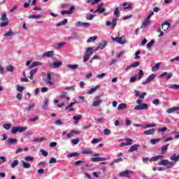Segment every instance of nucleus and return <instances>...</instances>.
Segmentation results:
<instances>
[{"label":"nucleus","mask_w":179,"mask_h":179,"mask_svg":"<svg viewBox=\"0 0 179 179\" xmlns=\"http://www.w3.org/2000/svg\"><path fill=\"white\" fill-rule=\"evenodd\" d=\"M179 154L176 155V154L173 155L170 159L172 162H170L167 159H162L158 162L159 166H165L166 169H171V167H174L177 162H178Z\"/></svg>","instance_id":"nucleus-1"},{"label":"nucleus","mask_w":179,"mask_h":179,"mask_svg":"<svg viewBox=\"0 0 179 179\" xmlns=\"http://www.w3.org/2000/svg\"><path fill=\"white\" fill-rule=\"evenodd\" d=\"M136 104L138 105L134 108L136 110H148L149 108L148 103H142V99H137Z\"/></svg>","instance_id":"nucleus-2"},{"label":"nucleus","mask_w":179,"mask_h":179,"mask_svg":"<svg viewBox=\"0 0 179 179\" xmlns=\"http://www.w3.org/2000/svg\"><path fill=\"white\" fill-rule=\"evenodd\" d=\"M113 41H117L118 44H125L127 43V41L125 40V36H122L120 37V33L117 34V37L113 38L112 37Z\"/></svg>","instance_id":"nucleus-3"},{"label":"nucleus","mask_w":179,"mask_h":179,"mask_svg":"<svg viewBox=\"0 0 179 179\" xmlns=\"http://www.w3.org/2000/svg\"><path fill=\"white\" fill-rule=\"evenodd\" d=\"M131 174H134V171L131 170H126L121 171L119 173V177H126V178H131Z\"/></svg>","instance_id":"nucleus-4"},{"label":"nucleus","mask_w":179,"mask_h":179,"mask_svg":"<svg viewBox=\"0 0 179 179\" xmlns=\"http://www.w3.org/2000/svg\"><path fill=\"white\" fill-rule=\"evenodd\" d=\"M27 130V127H13L11 129V134H16L17 132H19L20 134H22V132H24V131Z\"/></svg>","instance_id":"nucleus-5"},{"label":"nucleus","mask_w":179,"mask_h":179,"mask_svg":"<svg viewBox=\"0 0 179 179\" xmlns=\"http://www.w3.org/2000/svg\"><path fill=\"white\" fill-rule=\"evenodd\" d=\"M118 20V18L114 17L111 21H107L106 22V26H111L112 29H114L115 26H117V21Z\"/></svg>","instance_id":"nucleus-6"},{"label":"nucleus","mask_w":179,"mask_h":179,"mask_svg":"<svg viewBox=\"0 0 179 179\" xmlns=\"http://www.w3.org/2000/svg\"><path fill=\"white\" fill-rule=\"evenodd\" d=\"M101 99L100 98V96H97L95 98V101L92 103V107H99L100 104H101Z\"/></svg>","instance_id":"nucleus-7"},{"label":"nucleus","mask_w":179,"mask_h":179,"mask_svg":"<svg viewBox=\"0 0 179 179\" xmlns=\"http://www.w3.org/2000/svg\"><path fill=\"white\" fill-rule=\"evenodd\" d=\"M159 78H166V80H169V79L173 78V73H167V72H164L162 74L159 75Z\"/></svg>","instance_id":"nucleus-8"},{"label":"nucleus","mask_w":179,"mask_h":179,"mask_svg":"<svg viewBox=\"0 0 179 179\" xmlns=\"http://www.w3.org/2000/svg\"><path fill=\"white\" fill-rule=\"evenodd\" d=\"M80 26H83V27H90V23L89 22H82L80 21H78L76 23V27H80Z\"/></svg>","instance_id":"nucleus-9"},{"label":"nucleus","mask_w":179,"mask_h":179,"mask_svg":"<svg viewBox=\"0 0 179 179\" xmlns=\"http://www.w3.org/2000/svg\"><path fill=\"white\" fill-rule=\"evenodd\" d=\"M107 45V41H103L102 42H101L97 48H96V50H104V48H106Z\"/></svg>","instance_id":"nucleus-10"},{"label":"nucleus","mask_w":179,"mask_h":179,"mask_svg":"<svg viewBox=\"0 0 179 179\" xmlns=\"http://www.w3.org/2000/svg\"><path fill=\"white\" fill-rule=\"evenodd\" d=\"M46 83L50 86H54V83L52 82V78L51 77V73L47 74V80Z\"/></svg>","instance_id":"nucleus-11"},{"label":"nucleus","mask_w":179,"mask_h":179,"mask_svg":"<svg viewBox=\"0 0 179 179\" xmlns=\"http://www.w3.org/2000/svg\"><path fill=\"white\" fill-rule=\"evenodd\" d=\"M17 139L16 138H8L7 140L8 146H10V145H17Z\"/></svg>","instance_id":"nucleus-12"},{"label":"nucleus","mask_w":179,"mask_h":179,"mask_svg":"<svg viewBox=\"0 0 179 179\" xmlns=\"http://www.w3.org/2000/svg\"><path fill=\"white\" fill-rule=\"evenodd\" d=\"M92 162H106L107 160V158L106 157H96L91 159Z\"/></svg>","instance_id":"nucleus-13"},{"label":"nucleus","mask_w":179,"mask_h":179,"mask_svg":"<svg viewBox=\"0 0 179 179\" xmlns=\"http://www.w3.org/2000/svg\"><path fill=\"white\" fill-rule=\"evenodd\" d=\"M93 52H94V49L93 48H87L85 49V55L90 57V55H93Z\"/></svg>","instance_id":"nucleus-14"},{"label":"nucleus","mask_w":179,"mask_h":179,"mask_svg":"<svg viewBox=\"0 0 179 179\" xmlns=\"http://www.w3.org/2000/svg\"><path fill=\"white\" fill-rule=\"evenodd\" d=\"M74 9H75V7H74L73 6H72L70 8L69 10H62V11L61 12V14H62V15H66V14L71 15V13H72V11H73Z\"/></svg>","instance_id":"nucleus-15"},{"label":"nucleus","mask_w":179,"mask_h":179,"mask_svg":"<svg viewBox=\"0 0 179 179\" xmlns=\"http://www.w3.org/2000/svg\"><path fill=\"white\" fill-rule=\"evenodd\" d=\"M139 144H134L133 145L131 146V148L128 150V152L129 153H132V152H135L138 150V148H139Z\"/></svg>","instance_id":"nucleus-16"},{"label":"nucleus","mask_w":179,"mask_h":179,"mask_svg":"<svg viewBox=\"0 0 179 179\" xmlns=\"http://www.w3.org/2000/svg\"><path fill=\"white\" fill-rule=\"evenodd\" d=\"M36 107V103L29 104L27 106L25 107V111L27 113H30L33 108Z\"/></svg>","instance_id":"nucleus-17"},{"label":"nucleus","mask_w":179,"mask_h":179,"mask_svg":"<svg viewBox=\"0 0 179 179\" xmlns=\"http://www.w3.org/2000/svg\"><path fill=\"white\" fill-rule=\"evenodd\" d=\"M162 30H164V31H166V30H169V29H170V23L164 22L162 24Z\"/></svg>","instance_id":"nucleus-18"},{"label":"nucleus","mask_w":179,"mask_h":179,"mask_svg":"<svg viewBox=\"0 0 179 179\" xmlns=\"http://www.w3.org/2000/svg\"><path fill=\"white\" fill-rule=\"evenodd\" d=\"M62 65V62L57 61L56 62H54L52 64L53 69H58L59 66Z\"/></svg>","instance_id":"nucleus-19"},{"label":"nucleus","mask_w":179,"mask_h":179,"mask_svg":"<svg viewBox=\"0 0 179 179\" xmlns=\"http://www.w3.org/2000/svg\"><path fill=\"white\" fill-rule=\"evenodd\" d=\"M156 132L155 129H150L149 130H145L143 131L144 135H153Z\"/></svg>","instance_id":"nucleus-20"},{"label":"nucleus","mask_w":179,"mask_h":179,"mask_svg":"<svg viewBox=\"0 0 179 179\" xmlns=\"http://www.w3.org/2000/svg\"><path fill=\"white\" fill-rule=\"evenodd\" d=\"M104 12H106V8L100 7V6L94 11V13H104Z\"/></svg>","instance_id":"nucleus-21"},{"label":"nucleus","mask_w":179,"mask_h":179,"mask_svg":"<svg viewBox=\"0 0 179 179\" xmlns=\"http://www.w3.org/2000/svg\"><path fill=\"white\" fill-rule=\"evenodd\" d=\"M43 66V63L40 62H34L30 66L29 68L31 69V68H34V66Z\"/></svg>","instance_id":"nucleus-22"},{"label":"nucleus","mask_w":179,"mask_h":179,"mask_svg":"<svg viewBox=\"0 0 179 179\" xmlns=\"http://www.w3.org/2000/svg\"><path fill=\"white\" fill-rule=\"evenodd\" d=\"M52 55H54V51H48V52L43 53V57L51 58V57H52Z\"/></svg>","instance_id":"nucleus-23"},{"label":"nucleus","mask_w":179,"mask_h":179,"mask_svg":"<svg viewBox=\"0 0 179 179\" xmlns=\"http://www.w3.org/2000/svg\"><path fill=\"white\" fill-rule=\"evenodd\" d=\"M79 67V65L78 64H67V68L69 69H71V71H75L77 68Z\"/></svg>","instance_id":"nucleus-24"},{"label":"nucleus","mask_w":179,"mask_h":179,"mask_svg":"<svg viewBox=\"0 0 179 179\" xmlns=\"http://www.w3.org/2000/svg\"><path fill=\"white\" fill-rule=\"evenodd\" d=\"M12 36H15V32L12 31V29H9V31L3 34L4 37H11Z\"/></svg>","instance_id":"nucleus-25"},{"label":"nucleus","mask_w":179,"mask_h":179,"mask_svg":"<svg viewBox=\"0 0 179 179\" xmlns=\"http://www.w3.org/2000/svg\"><path fill=\"white\" fill-rule=\"evenodd\" d=\"M68 23V19L65 18L63 21L58 22L56 26L57 27H59V26H65Z\"/></svg>","instance_id":"nucleus-26"},{"label":"nucleus","mask_w":179,"mask_h":179,"mask_svg":"<svg viewBox=\"0 0 179 179\" xmlns=\"http://www.w3.org/2000/svg\"><path fill=\"white\" fill-rule=\"evenodd\" d=\"M127 108V104L125 103H120L117 106V110L121 111V110H125Z\"/></svg>","instance_id":"nucleus-27"},{"label":"nucleus","mask_w":179,"mask_h":179,"mask_svg":"<svg viewBox=\"0 0 179 179\" xmlns=\"http://www.w3.org/2000/svg\"><path fill=\"white\" fill-rule=\"evenodd\" d=\"M162 157H163L162 155H157V156L152 157L150 159V162H157V160H159V159H162Z\"/></svg>","instance_id":"nucleus-28"},{"label":"nucleus","mask_w":179,"mask_h":179,"mask_svg":"<svg viewBox=\"0 0 179 179\" xmlns=\"http://www.w3.org/2000/svg\"><path fill=\"white\" fill-rule=\"evenodd\" d=\"M155 127H156V124H146L143 125L144 129H146L147 128H153Z\"/></svg>","instance_id":"nucleus-29"},{"label":"nucleus","mask_w":179,"mask_h":179,"mask_svg":"<svg viewBox=\"0 0 179 179\" xmlns=\"http://www.w3.org/2000/svg\"><path fill=\"white\" fill-rule=\"evenodd\" d=\"M87 3H91V5H96L99 2H101V0H87Z\"/></svg>","instance_id":"nucleus-30"},{"label":"nucleus","mask_w":179,"mask_h":179,"mask_svg":"<svg viewBox=\"0 0 179 179\" xmlns=\"http://www.w3.org/2000/svg\"><path fill=\"white\" fill-rule=\"evenodd\" d=\"M22 167H24V169H30V167H31V164L24 162V161H22Z\"/></svg>","instance_id":"nucleus-31"},{"label":"nucleus","mask_w":179,"mask_h":179,"mask_svg":"<svg viewBox=\"0 0 179 179\" xmlns=\"http://www.w3.org/2000/svg\"><path fill=\"white\" fill-rule=\"evenodd\" d=\"M48 103H50V100H48V99H45L43 101V108H44V110H47L48 108Z\"/></svg>","instance_id":"nucleus-32"},{"label":"nucleus","mask_w":179,"mask_h":179,"mask_svg":"<svg viewBox=\"0 0 179 179\" xmlns=\"http://www.w3.org/2000/svg\"><path fill=\"white\" fill-rule=\"evenodd\" d=\"M41 17V14L38 15H31L28 17V19H40Z\"/></svg>","instance_id":"nucleus-33"},{"label":"nucleus","mask_w":179,"mask_h":179,"mask_svg":"<svg viewBox=\"0 0 179 179\" xmlns=\"http://www.w3.org/2000/svg\"><path fill=\"white\" fill-rule=\"evenodd\" d=\"M169 146H170V144L164 145L162 147V153H165V152H167V150L169 149Z\"/></svg>","instance_id":"nucleus-34"},{"label":"nucleus","mask_w":179,"mask_h":179,"mask_svg":"<svg viewBox=\"0 0 179 179\" xmlns=\"http://www.w3.org/2000/svg\"><path fill=\"white\" fill-rule=\"evenodd\" d=\"M160 141H162L160 138H152L150 140V143L151 145H156V143L160 142Z\"/></svg>","instance_id":"nucleus-35"},{"label":"nucleus","mask_w":179,"mask_h":179,"mask_svg":"<svg viewBox=\"0 0 179 179\" xmlns=\"http://www.w3.org/2000/svg\"><path fill=\"white\" fill-rule=\"evenodd\" d=\"M98 88H99V85H97L94 88H92L91 90L87 92V94H93V93H96V91L97 90Z\"/></svg>","instance_id":"nucleus-36"},{"label":"nucleus","mask_w":179,"mask_h":179,"mask_svg":"<svg viewBox=\"0 0 179 179\" xmlns=\"http://www.w3.org/2000/svg\"><path fill=\"white\" fill-rule=\"evenodd\" d=\"M122 6H124V9H132V6L127 2L123 3Z\"/></svg>","instance_id":"nucleus-37"},{"label":"nucleus","mask_w":179,"mask_h":179,"mask_svg":"<svg viewBox=\"0 0 179 179\" xmlns=\"http://www.w3.org/2000/svg\"><path fill=\"white\" fill-rule=\"evenodd\" d=\"M174 111H177V108H176V107L169 108L166 110V113H168V114H172Z\"/></svg>","instance_id":"nucleus-38"},{"label":"nucleus","mask_w":179,"mask_h":179,"mask_svg":"<svg viewBox=\"0 0 179 179\" xmlns=\"http://www.w3.org/2000/svg\"><path fill=\"white\" fill-rule=\"evenodd\" d=\"M19 165V160H15L11 163V169H15L17 166Z\"/></svg>","instance_id":"nucleus-39"},{"label":"nucleus","mask_w":179,"mask_h":179,"mask_svg":"<svg viewBox=\"0 0 179 179\" xmlns=\"http://www.w3.org/2000/svg\"><path fill=\"white\" fill-rule=\"evenodd\" d=\"M159 68H160V64L157 63L154 66L152 67V72H156Z\"/></svg>","instance_id":"nucleus-40"},{"label":"nucleus","mask_w":179,"mask_h":179,"mask_svg":"<svg viewBox=\"0 0 179 179\" xmlns=\"http://www.w3.org/2000/svg\"><path fill=\"white\" fill-rule=\"evenodd\" d=\"M126 141V145L129 146V145H132V142H134V140L132 138H125Z\"/></svg>","instance_id":"nucleus-41"},{"label":"nucleus","mask_w":179,"mask_h":179,"mask_svg":"<svg viewBox=\"0 0 179 179\" xmlns=\"http://www.w3.org/2000/svg\"><path fill=\"white\" fill-rule=\"evenodd\" d=\"M73 120H74V124H76L78 122V120H82V116L79 115V116H73Z\"/></svg>","instance_id":"nucleus-42"},{"label":"nucleus","mask_w":179,"mask_h":179,"mask_svg":"<svg viewBox=\"0 0 179 179\" xmlns=\"http://www.w3.org/2000/svg\"><path fill=\"white\" fill-rule=\"evenodd\" d=\"M150 24V21L145 20L144 22H142L141 27H146L147 26H149Z\"/></svg>","instance_id":"nucleus-43"},{"label":"nucleus","mask_w":179,"mask_h":179,"mask_svg":"<svg viewBox=\"0 0 179 179\" xmlns=\"http://www.w3.org/2000/svg\"><path fill=\"white\" fill-rule=\"evenodd\" d=\"M114 15L116 16V17H120V9L118 7H116L115 10H114Z\"/></svg>","instance_id":"nucleus-44"},{"label":"nucleus","mask_w":179,"mask_h":179,"mask_svg":"<svg viewBox=\"0 0 179 179\" xmlns=\"http://www.w3.org/2000/svg\"><path fill=\"white\" fill-rule=\"evenodd\" d=\"M94 16H96V15L87 14L86 19L87 20H93V19H94Z\"/></svg>","instance_id":"nucleus-45"},{"label":"nucleus","mask_w":179,"mask_h":179,"mask_svg":"<svg viewBox=\"0 0 179 179\" xmlns=\"http://www.w3.org/2000/svg\"><path fill=\"white\" fill-rule=\"evenodd\" d=\"M153 44H155V41L151 40L150 42H149L147 44V48H148V50H150V48H152V47H153Z\"/></svg>","instance_id":"nucleus-46"},{"label":"nucleus","mask_w":179,"mask_h":179,"mask_svg":"<svg viewBox=\"0 0 179 179\" xmlns=\"http://www.w3.org/2000/svg\"><path fill=\"white\" fill-rule=\"evenodd\" d=\"M143 75H145V73H143V71L142 70H139L138 72V80H141V79H142V76H143Z\"/></svg>","instance_id":"nucleus-47"},{"label":"nucleus","mask_w":179,"mask_h":179,"mask_svg":"<svg viewBox=\"0 0 179 179\" xmlns=\"http://www.w3.org/2000/svg\"><path fill=\"white\" fill-rule=\"evenodd\" d=\"M83 155H92L93 153V151L90 150H84L82 151Z\"/></svg>","instance_id":"nucleus-48"},{"label":"nucleus","mask_w":179,"mask_h":179,"mask_svg":"<svg viewBox=\"0 0 179 179\" xmlns=\"http://www.w3.org/2000/svg\"><path fill=\"white\" fill-rule=\"evenodd\" d=\"M79 156V153L78 152H71L67 155V157H76Z\"/></svg>","instance_id":"nucleus-49"},{"label":"nucleus","mask_w":179,"mask_h":179,"mask_svg":"<svg viewBox=\"0 0 179 179\" xmlns=\"http://www.w3.org/2000/svg\"><path fill=\"white\" fill-rule=\"evenodd\" d=\"M24 159L26 162H33V160H34V157L31 156H26Z\"/></svg>","instance_id":"nucleus-50"},{"label":"nucleus","mask_w":179,"mask_h":179,"mask_svg":"<svg viewBox=\"0 0 179 179\" xmlns=\"http://www.w3.org/2000/svg\"><path fill=\"white\" fill-rule=\"evenodd\" d=\"M10 127H12V124H10V123H7V124H3V127L4 128V129H6L7 131L8 129H10Z\"/></svg>","instance_id":"nucleus-51"},{"label":"nucleus","mask_w":179,"mask_h":179,"mask_svg":"<svg viewBox=\"0 0 179 179\" xmlns=\"http://www.w3.org/2000/svg\"><path fill=\"white\" fill-rule=\"evenodd\" d=\"M167 131V127H159L157 129V132H166Z\"/></svg>","instance_id":"nucleus-52"},{"label":"nucleus","mask_w":179,"mask_h":179,"mask_svg":"<svg viewBox=\"0 0 179 179\" xmlns=\"http://www.w3.org/2000/svg\"><path fill=\"white\" fill-rule=\"evenodd\" d=\"M96 40H97V36H92L87 41V43H92V41H96Z\"/></svg>","instance_id":"nucleus-53"},{"label":"nucleus","mask_w":179,"mask_h":179,"mask_svg":"<svg viewBox=\"0 0 179 179\" xmlns=\"http://www.w3.org/2000/svg\"><path fill=\"white\" fill-rule=\"evenodd\" d=\"M78 103V101H74V102H71L69 106H68L67 107H66L65 110H69V108H73V106H75V104H76Z\"/></svg>","instance_id":"nucleus-54"},{"label":"nucleus","mask_w":179,"mask_h":179,"mask_svg":"<svg viewBox=\"0 0 179 179\" xmlns=\"http://www.w3.org/2000/svg\"><path fill=\"white\" fill-rule=\"evenodd\" d=\"M169 89H179V85L173 84L169 85Z\"/></svg>","instance_id":"nucleus-55"},{"label":"nucleus","mask_w":179,"mask_h":179,"mask_svg":"<svg viewBox=\"0 0 179 179\" xmlns=\"http://www.w3.org/2000/svg\"><path fill=\"white\" fill-rule=\"evenodd\" d=\"M13 69H14V68H13V66H12V65L6 66V71L7 72H13Z\"/></svg>","instance_id":"nucleus-56"},{"label":"nucleus","mask_w":179,"mask_h":179,"mask_svg":"<svg viewBox=\"0 0 179 179\" xmlns=\"http://www.w3.org/2000/svg\"><path fill=\"white\" fill-rule=\"evenodd\" d=\"M155 78H156V75H155V74H151V75H150V76L148 77L147 80H149L150 82H152V80H153V79H155Z\"/></svg>","instance_id":"nucleus-57"},{"label":"nucleus","mask_w":179,"mask_h":179,"mask_svg":"<svg viewBox=\"0 0 179 179\" xmlns=\"http://www.w3.org/2000/svg\"><path fill=\"white\" fill-rule=\"evenodd\" d=\"M99 142H101V138H93L91 143H99Z\"/></svg>","instance_id":"nucleus-58"},{"label":"nucleus","mask_w":179,"mask_h":179,"mask_svg":"<svg viewBox=\"0 0 179 179\" xmlns=\"http://www.w3.org/2000/svg\"><path fill=\"white\" fill-rule=\"evenodd\" d=\"M124 54H125V52H124V51H121V52L117 53L116 58H121V57H122L124 55Z\"/></svg>","instance_id":"nucleus-59"},{"label":"nucleus","mask_w":179,"mask_h":179,"mask_svg":"<svg viewBox=\"0 0 179 179\" xmlns=\"http://www.w3.org/2000/svg\"><path fill=\"white\" fill-rule=\"evenodd\" d=\"M122 158H117L112 162L111 164H115V163H118V162H122Z\"/></svg>","instance_id":"nucleus-60"},{"label":"nucleus","mask_w":179,"mask_h":179,"mask_svg":"<svg viewBox=\"0 0 179 179\" xmlns=\"http://www.w3.org/2000/svg\"><path fill=\"white\" fill-rule=\"evenodd\" d=\"M44 141L43 138H36L33 139V142H43Z\"/></svg>","instance_id":"nucleus-61"},{"label":"nucleus","mask_w":179,"mask_h":179,"mask_svg":"<svg viewBox=\"0 0 179 179\" xmlns=\"http://www.w3.org/2000/svg\"><path fill=\"white\" fill-rule=\"evenodd\" d=\"M23 97V94H22V92H19L17 96H16V98L17 99V100H22Z\"/></svg>","instance_id":"nucleus-62"},{"label":"nucleus","mask_w":179,"mask_h":179,"mask_svg":"<svg viewBox=\"0 0 179 179\" xmlns=\"http://www.w3.org/2000/svg\"><path fill=\"white\" fill-rule=\"evenodd\" d=\"M50 164H52L54 163H57V159L54 158V157H51L50 161H49Z\"/></svg>","instance_id":"nucleus-63"},{"label":"nucleus","mask_w":179,"mask_h":179,"mask_svg":"<svg viewBox=\"0 0 179 179\" xmlns=\"http://www.w3.org/2000/svg\"><path fill=\"white\" fill-rule=\"evenodd\" d=\"M103 134L104 135H110L111 134V131L108 129H103Z\"/></svg>","instance_id":"nucleus-64"}]
</instances>
